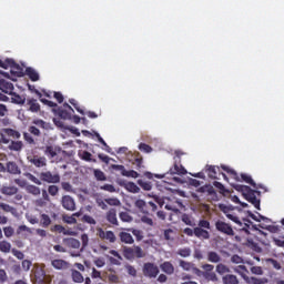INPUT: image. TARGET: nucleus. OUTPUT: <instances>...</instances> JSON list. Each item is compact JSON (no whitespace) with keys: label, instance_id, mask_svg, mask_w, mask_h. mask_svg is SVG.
I'll return each instance as SVG.
<instances>
[{"label":"nucleus","instance_id":"1","mask_svg":"<svg viewBox=\"0 0 284 284\" xmlns=\"http://www.w3.org/2000/svg\"><path fill=\"white\" fill-rule=\"evenodd\" d=\"M222 170H224V172L227 173L231 179H234V181L244 182L254 187V190H252V187L247 185H234V190H236V192H241L242 196H244V199L248 203L254 205L256 210H261V200L257 196H261V191L258 190H263V184H256V182H254V180L252 179V175L247 173H241V175H239V173L234 171V169H230L226 165H222Z\"/></svg>","mask_w":284,"mask_h":284},{"label":"nucleus","instance_id":"2","mask_svg":"<svg viewBox=\"0 0 284 284\" xmlns=\"http://www.w3.org/2000/svg\"><path fill=\"white\" fill-rule=\"evenodd\" d=\"M210 230H212L210 221L202 219L197 222L196 227L193 230L186 227L183 232L186 236H194L195 239H200V241H210Z\"/></svg>","mask_w":284,"mask_h":284},{"label":"nucleus","instance_id":"3","mask_svg":"<svg viewBox=\"0 0 284 284\" xmlns=\"http://www.w3.org/2000/svg\"><path fill=\"white\" fill-rule=\"evenodd\" d=\"M194 274L197 278L205 281L206 283H217L219 275L214 272V265L205 263L201 265V268H194Z\"/></svg>","mask_w":284,"mask_h":284},{"label":"nucleus","instance_id":"4","mask_svg":"<svg viewBox=\"0 0 284 284\" xmlns=\"http://www.w3.org/2000/svg\"><path fill=\"white\" fill-rule=\"evenodd\" d=\"M222 212L225 214L226 219H229L230 221H232L234 224L237 225L235 226V230L240 232H247V230H250V224H247V223H251L250 220L244 219L242 222L241 217L232 213V211H230V207L227 206H224L222 209Z\"/></svg>","mask_w":284,"mask_h":284},{"label":"nucleus","instance_id":"5","mask_svg":"<svg viewBox=\"0 0 284 284\" xmlns=\"http://www.w3.org/2000/svg\"><path fill=\"white\" fill-rule=\"evenodd\" d=\"M122 254L126 261H134V258H145V252L141 246H124L122 248Z\"/></svg>","mask_w":284,"mask_h":284},{"label":"nucleus","instance_id":"6","mask_svg":"<svg viewBox=\"0 0 284 284\" xmlns=\"http://www.w3.org/2000/svg\"><path fill=\"white\" fill-rule=\"evenodd\" d=\"M12 92H14V84L6 79H0V101H10L6 94L10 95Z\"/></svg>","mask_w":284,"mask_h":284},{"label":"nucleus","instance_id":"7","mask_svg":"<svg viewBox=\"0 0 284 284\" xmlns=\"http://www.w3.org/2000/svg\"><path fill=\"white\" fill-rule=\"evenodd\" d=\"M215 230L220 232V234H225V236H234L235 234L232 224L223 222L222 220L215 222Z\"/></svg>","mask_w":284,"mask_h":284},{"label":"nucleus","instance_id":"8","mask_svg":"<svg viewBox=\"0 0 284 284\" xmlns=\"http://www.w3.org/2000/svg\"><path fill=\"white\" fill-rule=\"evenodd\" d=\"M55 113L58 114V116H60V119H63L64 121H70V119H72V114H74V109H72L70 104H68V102H64L62 106H59L55 110Z\"/></svg>","mask_w":284,"mask_h":284},{"label":"nucleus","instance_id":"9","mask_svg":"<svg viewBox=\"0 0 284 284\" xmlns=\"http://www.w3.org/2000/svg\"><path fill=\"white\" fill-rule=\"evenodd\" d=\"M169 173L174 175L178 174L179 176H183L187 174V170H185V166L181 164V156L176 155L174 158V164L173 166L169 170Z\"/></svg>","mask_w":284,"mask_h":284},{"label":"nucleus","instance_id":"10","mask_svg":"<svg viewBox=\"0 0 284 284\" xmlns=\"http://www.w3.org/2000/svg\"><path fill=\"white\" fill-rule=\"evenodd\" d=\"M159 266H156L154 263H145L143 266V275L146 276V278H156L159 276Z\"/></svg>","mask_w":284,"mask_h":284},{"label":"nucleus","instance_id":"11","mask_svg":"<svg viewBox=\"0 0 284 284\" xmlns=\"http://www.w3.org/2000/svg\"><path fill=\"white\" fill-rule=\"evenodd\" d=\"M40 181L44 183H61V175L59 173H52L50 171L40 173Z\"/></svg>","mask_w":284,"mask_h":284},{"label":"nucleus","instance_id":"12","mask_svg":"<svg viewBox=\"0 0 284 284\" xmlns=\"http://www.w3.org/2000/svg\"><path fill=\"white\" fill-rule=\"evenodd\" d=\"M112 170H116L119 172H121L122 176H126L128 179H139V172L134 171V170H125L124 165L121 164H113L111 165Z\"/></svg>","mask_w":284,"mask_h":284},{"label":"nucleus","instance_id":"13","mask_svg":"<svg viewBox=\"0 0 284 284\" xmlns=\"http://www.w3.org/2000/svg\"><path fill=\"white\" fill-rule=\"evenodd\" d=\"M61 204L64 210H68V212H74V210H77V203L74 202V199L70 195H63Z\"/></svg>","mask_w":284,"mask_h":284},{"label":"nucleus","instance_id":"14","mask_svg":"<svg viewBox=\"0 0 284 284\" xmlns=\"http://www.w3.org/2000/svg\"><path fill=\"white\" fill-rule=\"evenodd\" d=\"M98 236L102 241H109V243H116V235L112 231H104L103 229H98Z\"/></svg>","mask_w":284,"mask_h":284},{"label":"nucleus","instance_id":"15","mask_svg":"<svg viewBox=\"0 0 284 284\" xmlns=\"http://www.w3.org/2000/svg\"><path fill=\"white\" fill-rule=\"evenodd\" d=\"M105 221L113 227H119V217L116 216V209L112 207L105 213Z\"/></svg>","mask_w":284,"mask_h":284},{"label":"nucleus","instance_id":"16","mask_svg":"<svg viewBox=\"0 0 284 284\" xmlns=\"http://www.w3.org/2000/svg\"><path fill=\"white\" fill-rule=\"evenodd\" d=\"M200 192H207V196H210V201H213L214 203L219 202V193H216V190H214V186H202L200 187Z\"/></svg>","mask_w":284,"mask_h":284},{"label":"nucleus","instance_id":"17","mask_svg":"<svg viewBox=\"0 0 284 284\" xmlns=\"http://www.w3.org/2000/svg\"><path fill=\"white\" fill-rule=\"evenodd\" d=\"M28 161L36 168H45L47 165L44 156H39V155L28 156Z\"/></svg>","mask_w":284,"mask_h":284},{"label":"nucleus","instance_id":"18","mask_svg":"<svg viewBox=\"0 0 284 284\" xmlns=\"http://www.w3.org/2000/svg\"><path fill=\"white\" fill-rule=\"evenodd\" d=\"M205 172L209 179H219V174H221V169L216 165H206Z\"/></svg>","mask_w":284,"mask_h":284},{"label":"nucleus","instance_id":"19","mask_svg":"<svg viewBox=\"0 0 284 284\" xmlns=\"http://www.w3.org/2000/svg\"><path fill=\"white\" fill-rule=\"evenodd\" d=\"M126 192H131V194H139L141 192V189L134 183V182H122L120 183Z\"/></svg>","mask_w":284,"mask_h":284},{"label":"nucleus","instance_id":"20","mask_svg":"<svg viewBox=\"0 0 284 284\" xmlns=\"http://www.w3.org/2000/svg\"><path fill=\"white\" fill-rule=\"evenodd\" d=\"M1 194H3L4 196H14V194H17L19 192V187L14 186V185H2V187L0 189Z\"/></svg>","mask_w":284,"mask_h":284},{"label":"nucleus","instance_id":"21","mask_svg":"<svg viewBox=\"0 0 284 284\" xmlns=\"http://www.w3.org/2000/svg\"><path fill=\"white\" fill-rule=\"evenodd\" d=\"M27 106L29 112H41V104H39V102L34 98L27 100Z\"/></svg>","mask_w":284,"mask_h":284},{"label":"nucleus","instance_id":"22","mask_svg":"<svg viewBox=\"0 0 284 284\" xmlns=\"http://www.w3.org/2000/svg\"><path fill=\"white\" fill-rule=\"evenodd\" d=\"M244 281L247 284H267V283H270V280L267 277L244 276Z\"/></svg>","mask_w":284,"mask_h":284},{"label":"nucleus","instance_id":"23","mask_svg":"<svg viewBox=\"0 0 284 284\" xmlns=\"http://www.w3.org/2000/svg\"><path fill=\"white\" fill-rule=\"evenodd\" d=\"M59 152H61V148H59V146L47 145L44 148V154H45V156H48V159H54V156H57V154H59Z\"/></svg>","mask_w":284,"mask_h":284},{"label":"nucleus","instance_id":"24","mask_svg":"<svg viewBox=\"0 0 284 284\" xmlns=\"http://www.w3.org/2000/svg\"><path fill=\"white\" fill-rule=\"evenodd\" d=\"M119 239L121 243H124L125 245H132L134 244V237H132V234L125 231H121L119 233Z\"/></svg>","mask_w":284,"mask_h":284},{"label":"nucleus","instance_id":"25","mask_svg":"<svg viewBox=\"0 0 284 284\" xmlns=\"http://www.w3.org/2000/svg\"><path fill=\"white\" fill-rule=\"evenodd\" d=\"M51 265L54 270H68L70 267V263L61 258L53 260Z\"/></svg>","mask_w":284,"mask_h":284},{"label":"nucleus","instance_id":"26","mask_svg":"<svg viewBox=\"0 0 284 284\" xmlns=\"http://www.w3.org/2000/svg\"><path fill=\"white\" fill-rule=\"evenodd\" d=\"M206 261H209V263H221V261H223V258L221 257V255L215 252V251H209L206 253Z\"/></svg>","mask_w":284,"mask_h":284},{"label":"nucleus","instance_id":"27","mask_svg":"<svg viewBox=\"0 0 284 284\" xmlns=\"http://www.w3.org/2000/svg\"><path fill=\"white\" fill-rule=\"evenodd\" d=\"M24 74L29 77L30 81L37 82L41 77L39 75V72L34 70L32 67H29L26 69Z\"/></svg>","mask_w":284,"mask_h":284},{"label":"nucleus","instance_id":"28","mask_svg":"<svg viewBox=\"0 0 284 284\" xmlns=\"http://www.w3.org/2000/svg\"><path fill=\"white\" fill-rule=\"evenodd\" d=\"M34 281L37 284H45V271L38 268L34 272Z\"/></svg>","mask_w":284,"mask_h":284},{"label":"nucleus","instance_id":"29","mask_svg":"<svg viewBox=\"0 0 284 284\" xmlns=\"http://www.w3.org/2000/svg\"><path fill=\"white\" fill-rule=\"evenodd\" d=\"M160 268L164 274H168L169 276H172L174 274V264L172 262H164L160 265Z\"/></svg>","mask_w":284,"mask_h":284},{"label":"nucleus","instance_id":"30","mask_svg":"<svg viewBox=\"0 0 284 284\" xmlns=\"http://www.w3.org/2000/svg\"><path fill=\"white\" fill-rule=\"evenodd\" d=\"M9 97H11V103H16V105H23V103H26V98L19 95L18 93H14V91H12V93H10Z\"/></svg>","mask_w":284,"mask_h":284},{"label":"nucleus","instance_id":"31","mask_svg":"<svg viewBox=\"0 0 284 284\" xmlns=\"http://www.w3.org/2000/svg\"><path fill=\"white\" fill-rule=\"evenodd\" d=\"M6 172H9V174H21V169H19V165H17L16 162H8Z\"/></svg>","mask_w":284,"mask_h":284},{"label":"nucleus","instance_id":"32","mask_svg":"<svg viewBox=\"0 0 284 284\" xmlns=\"http://www.w3.org/2000/svg\"><path fill=\"white\" fill-rule=\"evenodd\" d=\"M180 267H182V270H184L185 272H193V274L194 270H199V267H196L194 263L185 262L183 260L180 261Z\"/></svg>","mask_w":284,"mask_h":284},{"label":"nucleus","instance_id":"33","mask_svg":"<svg viewBox=\"0 0 284 284\" xmlns=\"http://www.w3.org/2000/svg\"><path fill=\"white\" fill-rule=\"evenodd\" d=\"M8 149L11 152H21L23 150V142L22 141H11L8 145Z\"/></svg>","mask_w":284,"mask_h":284},{"label":"nucleus","instance_id":"34","mask_svg":"<svg viewBox=\"0 0 284 284\" xmlns=\"http://www.w3.org/2000/svg\"><path fill=\"white\" fill-rule=\"evenodd\" d=\"M0 252H2V254H10V252H12V244L7 240L0 241Z\"/></svg>","mask_w":284,"mask_h":284},{"label":"nucleus","instance_id":"35","mask_svg":"<svg viewBox=\"0 0 284 284\" xmlns=\"http://www.w3.org/2000/svg\"><path fill=\"white\" fill-rule=\"evenodd\" d=\"M26 192L28 194H32V196H40L41 195V189L37 185L29 184L26 186Z\"/></svg>","mask_w":284,"mask_h":284},{"label":"nucleus","instance_id":"36","mask_svg":"<svg viewBox=\"0 0 284 284\" xmlns=\"http://www.w3.org/2000/svg\"><path fill=\"white\" fill-rule=\"evenodd\" d=\"M16 61L12 58H7L6 60H0V68H2L3 70H8V68H13V65H16Z\"/></svg>","mask_w":284,"mask_h":284},{"label":"nucleus","instance_id":"37","mask_svg":"<svg viewBox=\"0 0 284 284\" xmlns=\"http://www.w3.org/2000/svg\"><path fill=\"white\" fill-rule=\"evenodd\" d=\"M223 284H239V277L236 275L226 274L222 277Z\"/></svg>","mask_w":284,"mask_h":284},{"label":"nucleus","instance_id":"38","mask_svg":"<svg viewBox=\"0 0 284 284\" xmlns=\"http://www.w3.org/2000/svg\"><path fill=\"white\" fill-rule=\"evenodd\" d=\"M65 243L72 250H79L81 247V242L74 237L67 239Z\"/></svg>","mask_w":284,"mask_h":284},{"label":"nucleus","instance_id":"39","mask_svg":"<svg viewBox=\"0 0 284 284\" xmlns=\"http://www.w3.org/2000/svg\"><path fill=\"white\" fill-rule=\"evenodd\" d=\"M119 219L122 221V223H132L134 221V217H132L128 211L120 212Z\"/></svg>","mask_w":284,"mask_h":284},{"label":"nucleus","instance_id":"40","mask_svg":"<svg viewBox=\"0 0 284 284\" xmlns=\"http://www.w3.org/2000/svg\"><path fill=\"white\" fill-rule=\"evenodd\" d=\"M181 221H182V223H184L185 225H190V227H194V225H196V224L194 223V217H192V215H190V214H187V213L182 214Z\"/></svg>","mask_w":284,"mask_h":284},{"label":"nucleus","instance_id":"41","mask_svg":"<svg viewBox=\"0 0 284 284\" xmlns=\"http://www.w3.org/2000/svg\"><path fill=\"white\" fill-rule=\"evenodd\" d=\"M250 219H252L253 221H256L257 223H261V221H263L264 223H271L272 220H270V217L263 216L260 213H257V215H255L254 213H250L248 214Z\"/></svg>","mask_w":284,"mask_h":284},{"label":"nucleus","instance_id":"42","mask_svg":"<svg viewBox=\"0 0 284 284\" xmlns=\"http://www.w3.org/2000/svg\"><path fill=\"white\" fill-rule=\"evenodd\" d=\"M40 223L42 225V227H50V225H52V220L50 219V215L42 213L40 215Z\"/></svg>","mask_w":284,"mask_h":284},{"label":"nucleus","instance_id":"43","mask_svg":"<svg viewBox=\"0 0 284 284\" xmlns=\"http://www.w3.org/2000/svg\"><path fill=\"white\" fill-rule=\"evenodd\" d=\"M3 134H7V136H11L12 139H21V133L13 129H3Z\"/></svg>","mask_w":284,"mask_h":284},{"label":"nucleus","instance_id":"44","mask_svg":"<svg viewBox=\"0 0 284 284\" xmlns=\"http://www.w3.org/2000/svg\"><path fill=\"white\" fill-rule=\"evenodd\" d=\"M215 272H217L220 274V276H223V274H229L230 267H227V265L220 262L215 266Z\"/></svg>","mask_w":284,"mask_h":284},{"label":"nucleus","instance_id":"45","mask_svg":"<svg viewBox=\"0 0 284 284\" xmlns=\"http://www.w3.org/2000/svg\"><path fill=\"white\" fill-rule=\"evenodd\" d=\"M234 272L236 274H240V276H242V278L245 280V276H247V274H250V271H247V266L245 265H239L234 268Z\"/></svg>","mask_w":284,"mask_h":284},{"label":"nucleus","instance_id":"46","mask_svg":"<svg viewBox=\"0 0 284 284\" xmlns=\"http://www.w3.org/2000/svg\"><path fill=\"white\" fill-rule=\"evenodd\" d=\"M126 232H131L135 236L136 241H143V231L136 229H125Z\"/></svg>","mask_w":284,"mask_h":284},{"label":"nucleus","instance_id":"47","mask_svg":"<svg viewBox=\"0 0 284 284\" xmlns=\"http://www.w3.org/2000/svg\"><path fill=\"white\" fill-rule=\"evenodd\" d=\"M11 72L16 74V77L26 75V72H23V68H21V65H19L17 62H16V65H13V68L11 69Z\"/></svg>","mask_w":284,"mask_h":284},{"label":"nucleus","instance_id":"48","mask_svg":"<svg viewBox=\"0 0 284 284\" xmlns=\"http://www.w3.org/2000/svg\"><path fill=\"white\" fill-rule=\"evenodd\" d=\"M138 185H140V187H142V190L145 192H150V190H152V182L138 180Z\"/></svg>","mask_w":284,"mask_h":284},{"label":"nucleus","instance_id":"49","mask_svg":"<svg viewBox=\"0 0 284 284\" xmlns=\"http://www.w3.org/2000/svg\"><path fill=\"white\" fill-rule=\"evenodd\" d=\"M82 161H87V162H92V163H97V160L92 159V153L88 152V151H83L80 154Z\"/></svg>","mask_w":284,"mask_h":284},{"label":"nucleus","instance_id":"50","mask_svg":"<svg viewBox=\"0 0 284 284\" xmlns=\"http://www.w3.org/2000/svg\"><path fill=\"white\" fill-rule=\"evenodd\" d=\"M53 231L58 232L59 234H64V236H69L70 234H72L71 232H68V230H65L61 224H55L53 226Z\"/></svg>","mask_w":284,"mask_h":284},{"label":"nucleus","instance_id":"51","mask_svg":"<svg viewBox=\"0 0 284 284\" xmlns=\"http://www.w3.org/2000/svg\"><path fill=\"white\" fill-rule=\"evenodd\" d=\"M72 278L74 283H83V275L77 270L72 271Z\"/></svg>","mask_w":284,"mask_h":284},{"label":"nucleus","instance_id":"52","mask_svg":"<svg viewBox=\"0 0 284 284\" xmlns=\"http://www.w3.org/2000/svg\"><path fill=\"white\" fill-rule=\"evenodd\" d=\"M94 176H95L97 181H108L105 173H103V171H101L99 169L94 170Z\"/></svg>","mask_w":284,"mask_h":284},{"label":"nucleus","instance_id":"53","mask_svg":"<svg viewBox=\"0 0 284 284\" xmlns=\"http://www.w3.org/2000/svg\"><path fill=\"white\" fill-rule=\"evenodd\" d=\"M6 239H12L14 236V227L12 226H4L3 227Z\"/></svg>","mask_w":284,"mask_h":284},{"label":"nucleus","instance_id":"54","mask_svg":"<svg viewBox=\"0 0 284 284\" xmlns=\"http://www.w3.org/2000/svg\"><path fill=\"white\" fill-rule=\"evenodd\" d=\"M105 203H108V205H111V206H114V207H119V205H121V201L116 197L105 199Z\"/></svg>","mask_w":284,"mask_h":284},{"label":"nucleus","instance_id":"55","mask_svg":"<svg viewBox=\"0 0 284 284\" xmlns=\"http://www.w3.org/2000/svg\"><path fill=\"white\" fill-rule=\"evenodd\" d=\"M69 103H71V105H73V108L77 110V112H79V114H85V111L83 109H81V106L79 105V102L74 99H70Z\"/></svg>","mask_w":284,"mask_h":284},{"label":"nucleus","instance_id":"56","mask_svg":"<svg viewBox=\"0 0 284 284\" xmlns=\"http://www.w3.org/2000/svg\"><path fill=\"white\" fill-rule=\"evenodd\" d=\"M179 256H182L183 258H187V256H190V254H192V251L190 250V247H184V248H180L178 251Z\"/></svg>","mask_w":284,"mask_h":284},{"label":"nucleus","instance_id":"57","mask_svg":"<svg viewBox=\"0 0 284 284\" xmlns=\"http://www.w3.org/2000/svg\"><path fill=\"white\" fill-rule=\"evenodd\" d=\"M213 185H214V187H216V190H220V194H225V192H230V191H227V189H225V185H223V183H221L219 181H214Z\"/></svg>","mask_w":284,"mask_h":284},{"label":"nucleus","instance_id":"58","mask_svg":"<svg viewBox=\"0 0 284 284\" xmlns=\"http://www.w3.org/2000/svg\"><path fill=\"white\" fill-rule=\"evenodd\" d=\"M139 150H140V152H144V154H150V152H152V146H150L149 144H145V143H140Z\"/></svg>","mask_w":284,"mask_h":284},{"label":"nucleus","instance_id":"59","mask_svg":"<svg viewBox=\"0 0 284 284\" xmlns=\"http://www.w3.org/2000/svg\"><path fill=\"white\" fill-rule=\"evenodd\" d=\"M23 139H24L26 143H28L29 145H36L37 144V142L34 141V138H32L31 134L28 133V132L23 133Z\"/></svg>","mask_w":284,"mask_h":284},{"label":"nucleus","instance_id":"60","mask_svg":"<svg viewBox=\"0 0 284 284\" xmlns=\"http://www.w3.org/2000/svg\"><path fill=\"white\" fill-rule=\"evenodd\" d=\"M81 241H82V248H81V252H83V250H85V247L89 245L90 243V237L88 236L87 233H83L81 235Z\"/></svg>","mask_w":284,"mask_h":284},{"label":"nucleus","instance_id":"61","mask_svg":"<svg viewBox=\"0 0 284 284\" xmlns=\"http://www.w3.org/2000/svg\"><path fill=\"white\" fill-rule=\"evenodd\" d=\"M126 273L129 274V276H133V278H135L136 276V268L130 264H126L125 266Z\"/></svg>","mask_w":284,"mask_h":284},{"label":"nucleus","instance_id":"62","mask_svg":"<svg viewBox=\"0 0 284 284\" xmlns=\"http://www.w3.org/2000/svg\"><path fill=\"white\" fill-rule=\"evenodd\" d=\"M11 254H13L16 256V258H18V261H23V258H26V255L23 254V252L17 250V248H12Z\"/></svg>","mask_w":284,"mask_h":284},{"label":"nucleus","instance_id":"63","mask_svg":"<svg viewBox=\"0 0 284 284\" xmlns=\"http://www.w3.org/2000/svg\"><path fill=\"white\" fill-rule=\"evenodd\" d=\"M266 263H268V265H272L274 270H281L282 267L281 264L274 258H267Z\"/></svg>","mask_w":284,"mask_h":284},{"label":"nucleus","instance_id":"64","mask_svg":"<svg viewBox=\"0 0 284 284\" xmlns=\"http://www.w3.org/2000/svg\"><path fill=\"white\" fill-rule=\"evenodd\" d=\"M48 192L51 196H57L59 194V186L57 185H49Z\"/></svg>","mask_w":284,"mask_h":284}]
</instances>
